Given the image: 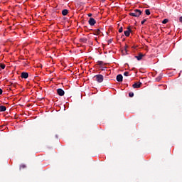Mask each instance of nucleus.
<instances>
[{
    "instance_id": "5",
    "label": "nucleus",
    "mask_w": 182,
    "mask_h": 182,
    "mask_svg": "<svg viewBox=\"0 0 182 182\" xmlns=\"http://www.w3.org/2000/svg\"><path fill=\"white\" fill-rule=\"evenodd\" d=\"M131 33H132V30L130 27H127V30L124 31V35L126 37H129Z\"/></svg>"
},
{
    "instance_id": "25",
    "label": "nucleus",
    "mask_w": 182,
    "mask_h": 182,
    "mask_svg": "<svg viewBox=\"0 0 182 182\" xmlns=\"http://www.w3.org/2000/svg\"><path fill=\"white\" fill-rule=\"evenodd\" d=\"M98 64L100 65H102L103 64V62L100 61V62H98Z\"/></svg>"
},
{
    "instance_id": "14",
    "label": "nucleus",
    "mask_w": 182,
    "mask_h": 182,
    "mask_svg": "<svg viewBox=\"0 0 182 182\" xmlns=\"http://www.w3.org/2000/svg\"><path fill=\"white\" fill-rule=\"evenodd\" d=\"M0 68H1L2 70H4L6 68V65L3 63H0Z\"/></svg>"
},
{
    "instance_id": "16",
    "label": "nucleus",
    "mask_w": 182,
    "mask_h": 182,
    "mask_svg": "<svg viewBox=\"0 0 182 182\" xmlns=\"http://www.w3.org/2000/svg\"><path fill=\"white\" fill-rule=\"evenodd\" d=\"M168 22V19L166 18L164 21H162V23L166 24Z\"/></svg>"
},
{
    "instance_id": "19",
    "label": "nucleus",
    "mask_w": 182,
    "mask_h": 182,
    "mask_svg": "<svg viewBox=\"0 0 182 182\" xmlns=\"http://www.w3.org/2000/svg\"><path fill=\"white\" fill-rule=\"evenodd\" d=\"M129 97H133V96H134V93L133 92H129Z\"/></svg>"
},
{
    "instance_id": "1",
    "label": "nucleus",
    "mask_w": 182,
    "mask_h": 182,
    "mask_svg": "<svg viewBox=\"0 0 182 182\" xmlns=\"http://www.w3.org/2000/svg\"><path fill=\"white\" fill-rule=\"evenodd\" d=\"M143 14V11L139 9H134L132 12L129 13V15L134 17H140V16Z\"/></svg>"
},
{
    "instance_id": "27",
    "label": "nucleus",
    "mask_w": 182,
    "mask_h": 182,
    "mask_svg": "<svg viewBox=\"0 0 182 182\" xmlns=\"http://www.w3.org/2000/svg\"><path fill=\"white\" fill-rule=\"evenodd\" d=\"M88 16H89V17H91V16H92V14H88Z\"/></svg>"
},
{
    "instance_id": "18",
    "label": "nucleus",
    "mask_w": 182,
    "mask_h": 182,
    "mask_svg": "<svg viewBox=\"0 0 182 182\" xmlns=\"http://www.w3.org/2000/svg\"><path fill=\"white\" fill-rule=\"evenodd\" d=\"M80 41H81V42L86 43L87 38H81Z\"/></svg>"
},
{
    "instance_id": "9",
    "label": "nucleus",
    "mask_w": 182,
    "mask_h": 182,
    "mask_svg": "<svg viewBox=\"0 0 182 182\" xmlns=\"http://www.w3.org/2000/svg\"><path fill=\"white\" fill-rule=\"evenodd\" d=\"M21 77L23 79H27L28 77V73H22Z\"/></svg>"
},
{
    "instance_id": "22",
    "label": "nucleus",
    "mask_w": 182,
    "mask_h": 182,
    "mask_svg": "<svg viewBox=\"0 0 182 182\" xmlns=\"http://www.w3.org/2000/svg\"><path fill=\"white\" fill-rule=\"evenodd\" d=\"M124 76H128L129 75L128 71H125L124 73Z\"/></svg>"
},
{
    "instance_id": "11",
    "label": "nucleus",
    "mask_w": 182,
    "mask_h": 182,
    "mask_svg": "<svg viewBox=\"0 0 182 182\" xmlns=\"http://www.w3.org/2000/svg\"><path fill=\"white\" fill-rule=\"evenodd\" d=\"M68 14V10L64 9L62 11V15L63 16H66Z\"/></svg>"
},
{
    "instance_id": "6",
    "label": "nucleus",
    "mask_w": 182,
    "mask_h": 182,
    "mask_svg": "<svg viewBox=\"0 0 182 182\" xmlns=\"http://www.w3.org/2000/svg\"><path fill=\"white\" fill-rule=\"evenodd\" d=\"M57 94L58 95V96H64L65 91L61 88H58L57 89Z\"/></svg>"
},
{
    "instance_id": "2",
    "label": "nucleus",
    "mask_w": 182,
    "mask_h": 182,
    "mask_svg": "<svg viewBox=\"0 0 182 182\" xmlns=\"http://www.w3.org/2000/svg\"><path fill=\"white\" fill-rule=\"evenodd\" d=\"M94 78H95V80L99 83H102L104 81V76L101 74H99L98 75H95Z\"/></svg>"
},
{
    "instance_id": "8",
    "label": "nucleus",
    "mask_w": 182,
    "mask_h": 182,
    "mask_svg": "<svg viewBox=\"0 0 182 182\" xmlns=\"http://www.w3.org/2000/svg\"><path fill=\"white\" fill-rule=\"evenodd\" d=\"M117 82H122V80H123V76L122 75V74H119V75L117 76Z\"/></svg>"
},
{
    "instance_id": "13",
    "label": "nucleus",
    "mask_w": 182,
    "mask_h": 182,
    "mask_svg": "<svg viewBox=\"0 0 182 182\" xmlns=\"http://www.w3.org/2000/svg\"><path fill=\"white\" fill-rule=\"evenodd\" d=\"M145 14L146 15L149 16V15H151V11L149 9H146L145 10Z\"/></svg>"
},
{
    "instance_id": "17",
    "label": "nucleus",
    "mask_w": 182,
    "mask_h": 182,
    "mask_svg": "<svg viewBox=\"0 0 182 182\" xmlns=\"http://www.w3.org/2000/svg\"><path fill=\"white\" fill-rule=\"evenodd\" d=\"M26 168V165H20V170H21V169H24V168Z\"/></svg>"
},
{
    "instance_id": "24",
    "label": "nucleus",
    "mask_w": 182,
    "mask_h": 182,
    "mask_svg": "<svg viewBox=\"0 0 182 182\" xmlns=\"http://www.w3.org/2000/svg\"><path fill=\"white\" fill-rule=\"evenodd\" d=\"M0 95H3V90L0 88Z\"/></svg>"
},
{
    "instance_id": "4",
    "label": "nucleus",
    "mask_w": 182,
    "mask_h": 182,
    "mask_svg": "<svg viewBox=\"0 0 182 182\" xmlns=\"http://www.w3.org/2000/svg\"><path fill=\"white\" fill-rule=\"evenodd\" d=\"M141 85H142L141 82H138L133 84L132 87L134 89H139L141 87Z\"/></svg>"
},
{
    "instance_id": "12",
    "label": "nucleus",
    "mask_w": 182,
    "mask_h": 182,
    "mask_svg": "<svg viewBox=\"0 0 182 182\" xmlns=\"http://www.w3.org/2000/svg\"><path fill=\"white\" fill-rule=\"evenodd\" d=\"M161 79H162V75H159V76L156 77V81L159 82V81L161 80Z\"/></svg>"
},
{
    "instance_id": "21",
    "label": "nucleus",
    "mask_w": 182,
    "mask_h": 182,
    "mask_svg": "<svg viewBox=\"0 0 182 182\" xmlns=\"http://www.w3.org/2000/svg\"><path fill=\"white\" fill-rule=\"evenodd\" d=\"M147 21V19H144L143 21H141V25H144L145 23V22Z\"/></svg>"
},
{
    "instance_id": "15",
    "label": "nucleus",
    "mask_w": 182,
    "mask_h": 182,
    "mask_svg": "<svg viewBox=\"0 0 182 182\" xmlns=\"http://www.w3.org/2000/svg\"><path fill=\"white\" fill-rule=\"evenodd\" d=\"M95 33H96L97 36H99V35L101 33L100 29H97V30L95 31Z\"/></svg>"
},
{
    "instance_id": "20",
    "label": "nucleus",
    "mask_w": 182,
    "mask_h": 182,
    "mask_svg": "<svg viewBox=\"0 0 182 182\" xmlns=\"http://www.w3.org/2000/svg\"><path fill=\"white\" fill-rule=\"evenodd\" d=\"M108 45L111 44L112 43V39H109L107 41Z\"/></svg>"
},
{
    "instance_id": "26",
    "label": "nucleus",
    "mask_w": 182,
    "mask_h": 182,
    "mask_svg": "<svg viewBox=\"0 0 182 182\" xmlns=\"http://www.w3.org/2000/svg\"><path fill=\"white\" fill-rule=\"evenodd\" d=\"M179 21H180L181 23H182V16H181V17H180V18H179Z\"/></svg>"
},
{
    "instance_id": "28",
    "label": "nucleus",
    "mask_w": 182,
    "mask_h": 182,
    "mask_svg": "<svg viewBox=\"0 0 182 182\" xmlns=\"http://www.w3.org/2000/svg\"><path fill=\"white\" fill-rule=\"evenodd\" d=\"M1 70H2L1 68H0V72H1Z\"/></svg>"
},
{
    "instance_id": "23",
    "label": "nucleus",
    "mask_w": 182,
    "mask_h": 182,
    "mask_svg": "<svg viewBox=\"0 0 182 182\" xmlns=\"http://www.w3.org/2000/svg\"><path fill=\"white\" fill-rule=\"evenodd\" d=\"M122 31H123V27H120V28L119 29V32L122 33Z\"/></svg>"
},
{
    "instance_id": "3",
    "label": "nucleus",
    "mask_w": 182,
    "mask_h": 182,
    "mask_svg": "<svg viewBox=\"0 0 182 182\" xmlns=\"http://www.w3.org/2000/svg\"><path fill=\"white\" fill-rule=\"evenodd\" d=\"M88 23L91 26H94L97 23V21L94 18H90V19L88 21Z\"/></svg>"
},
{
    "instance_id": "7",
    "label": "nucleus",
    "mask_w": 182,
    "mask_h": 182,
    "mask_svg": "<svg viewBox=\"0 0 182 182\" xmlns=\"http://www.w3.org/2000/svg\"><path fill=\"white\" fill-rule=\"evenodd\" d=\"M146 55V54H143L142 53H139L137 56H135V58L137 59V60H141L142 58Z\"/></svg>"
},
{
    "instance_id": "10",
    "label": "nucleus",
    "mask_w": 182,
    "mask_h": 182,
    "mask_svg": "<svg viewBox=\"0 0 182 182\" xmlns=\"http://www.w3.org/2000/svg\"><path fill=\"white\" fill-rule=\"evenodd\" d=\"M7 109L6 107L5 106H0V112H6Z\"/></svg>"
}]
</instances>
